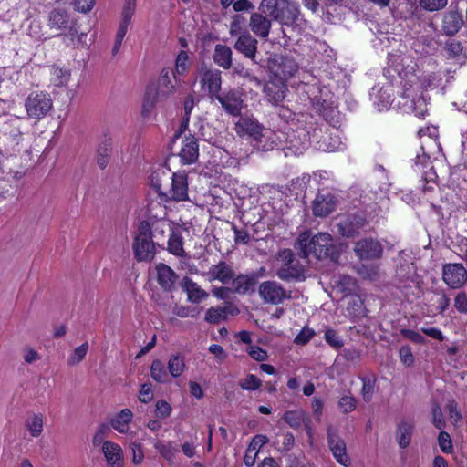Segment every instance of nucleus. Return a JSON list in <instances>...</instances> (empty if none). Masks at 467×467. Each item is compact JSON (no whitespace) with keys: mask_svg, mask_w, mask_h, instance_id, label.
Returning a JSON list of instances; mask_svg holds the SVG:
<instances>
[{"mask_svg":"<svg viewBox=\"0 0 467 467\" xmlns=\"http://www.w3.org/2000/svg\"><path fill=\"white\" fill-rule=\"evenodd\" d=\"M240 136L252 138L256 147L262 150H270L276 145L277 136L269 130L264 128L254 117L243 116L235 122L234 128Z\"/></svg>","mask_w":467,"mask_h":467,"instance_id":"f257e3e1","label":"nucleus"},{"mask_svg":"<svg viewBox=\"0 0 467 467\" xmlns=\"http://www.w3.org/2000/svg\"><path fill=\"white\" fill-rule=\"evenodd\" d=\"M296 249L305 258L310 255L317 259L329 256L334 249L332 236L327 233L314 234L311 231L301 233L296 241Z\"/></svg>","mask_w":467,"mask_h":467,"instance_id":"f03ea898","label":"nucleus"},{"mask_svg":"<svg viewBox=\"0 0 467 467\" xmlns=\"http://www.w3.org/2000/svg\"><path fill=\"white\" fill-rule=\"evenodd\" d=\"M47 26L50 30L63 35L74 47H78L86 34L79 33L77 20L62 8H55L48 14Z\"/></svg>","mask_w":467,"mask_h":467,"instance_id":"7ed1b4c3","label":"nucleus"},{"mask_svg":"<svg viewBox=\"0 0 467 467\" xmlns=\"http://www.w3.org/2000/svg\"><path fill=\"white\" fill-rule=\"evenodd\" d=\"M259 10L284 25H291L297 19L299 9L288 0H262Z\"/></svg>","mask_w":467,"mask_h":467,"instance_id":"20e7f679","label":"nucleus"},{"mask_svg":"<svg viewBox=\"0 0 467 467\" xmlns=\"http://www.w3.org/2000/svg\"><path fill=\"white\" fill-rule=\"evenodd\" d=\"M150 235V228L146 221H141L138 226L133 243L135 257L139 261H151L156 254V241Z\"/></svg>","mask_w":467,"mask_h":467,"instance_id":"39448f33","label":"nucleus"},{"mask_svg":"<svg viewBox=\"0 0 467 467\" xmlns=\"http://www.w3.org/2000/svg\"><path fill=\"white\" fill-rule=\"evenodd\" d=\"M280 266L277 269V276L285 281L300 280L304 277V266L296 259L290 249H283L277 254Z\"/></svg>","mask_w":467,"mask_h":467,"instance_id":"423d86ee","label":"nucleus"},{"mask_svg":"<svg viewBox=\"0 0 467 467\" xmlns=\"http://www.w3.org/2000/svg\"><path fill=\"white\" fill-rule=\"evenodd\" d=\"M164 192H161V202H183L188 200V180L184 172H176L170 176Z\"/></svg>","mask_w":467,"mask_h":467,"instance_id":"0eeeda50","label":"nucleus"},{"mask_svg":"<svg viewBox=\"0 0 467 467\" xmlns=\"http://www.w3.org/2000/svg\"><path fill=\"white\" fill-rule=\"evenodd\" d=\"M25 108L30 119L39 120L52 109L53 101L47 92H32L25 101Z\"/></svg>","mask_w":467,"mask_h":467,"instance_id":"6e6552de","label":"nucleus"},{"mask_svg":"<svg viewBox=\"0 0 467 467\" xmlns=\"http://www.w3.org/2000/svg\"><path fill=\"white\" fill-rule=\"evenodd\" d=\"M145 221L150 228V235L156 241V244L162 248L171 233L178 225L177 223L165 217L157 218L154 215H150L149 219Z\"/></svg>","mask_w":467,"mask_h":467,"instance_id":"1a4fd4ad","label":"nucleus"},{"mask_svg":"<svg viewBox=\"0 0 467 467\" xmlns=\"http://www.w3.org/2000/svg\"><path fill=\"white\" fill-rule=\"evenodd\" d=\"M328 447L336 461L344 467H348L351 463L350 458L347 453L346 443L339 437L337 431L329 426L327 431Z\"/></svg>","mask_w":467,"mask_h":467,"instance_id":"9d476101","label":"nucleus"},{"mask_svg":"<svg viewBox=\"0 0 467 467\" xmlns=\"http://www.w3.org/2000/svg\"><path fill=\"white\" fill-rule=\"evenodd\" d=\"M269 67L271 72L283 81L297 71V64L288 57L275 56L270 61Z\"/></svg>","mask_w":467,"mask_h":467,"instance_id":"9b49d317","label":"nucleus"},{"mask_svg":"<svg viewBox=\"0 0 467 467\" xmlns=\"http://www.w3.org/2000/svg\"><path fill=\"white\" fill-rule=\"evenodd\" d=\"M354 252L360 260H373L381 257L383 247L377 240L365 238L355 244Z\"/></svg>","mask_w":467,"mask_h":467,"instance_id":"f8f14e48","label":"nucleus"},{"mask_svg":"<svg viewBox=\"0 0 467 467\" xmlns=\"http://www.w3.org/2000/svg\"><path fill=\"white\" fill-rule=\"evenodd\" d=\"M259 295L265 303L278 305L289 297L287 292L275 281L263 282L259 286Z\"/></svg>","mask_w":467,"mask_h":467,"instance_id":"ddd939ff","label":"nucleus"},{"mask_svg":"<svg viewBox=\"0 0 467 467\" xmlns=\"http://www.w3.org/2000/svg\"><path fill=\"white\" fill-rule=\"evenodd\" d=\"M200 84L204 92L217 97L222 85L221 71L218 69L202 68L200 72Z\"/></svg>","mask_w":467,"mask_h":467,"instance_id":"4468645a","label":"nucleus"},{"mask_svg":"<svg viewBox=\"0 0 467 467\" xmlns=\"http://www.w3.org/2000/svg\"><path fill=\"white\" fill-rule=\"evenodd\" d=\"M216 99L228 114L233 116L240 115L244 105V99L241 91L229 90L221 95H217Z\"/></svg>","mask_w":467,"mask_h":467,"instance_id":"2eb2a0df","label":"nucleus"},{"mask_svg":"<svg viewBox=\"0 0 467 467\" xmlns=\"http://www.w3.org/2000/svg\"><path fill=\"white\" fill-rule=\"evenodd\" d=\"M443 280L451 288L461 287L467 280V271L462 264H447L443 267Z\"/></svg>","mask_w":467,"mask_h":467,"instance_id":"dca6fc26","label":"nucleus"},{"mask_svg":"<svg viewBox=\"0 0 467 467\" xmlns=\"http://www.w3.org/2000/svg\"><path fill=\"white\" fill-rule=\"evenodd\" d=\"M204 276L209 282L219 281L226 285L234 279V272L226 262L220 261L218 264L210 266Z\"/></svg>","mask_w":467,"mask_h":467,"instance_id":"f3484780","label":"nucleus"},{"mask_svg":"<svg viewBox=\"0 0 467 467\" xmlns=\"http://www.w3.org/2000/svg\"><path fill=\"white\" fill-rule=\"evenodd\" d=\"M336 207V199L329 192H318L313 201L312 210L315 216L326 217Z\"/></svg>","mask_w":467,"mask_h":467,"instance_id":"a211bd4d","label":"nucleus"},{"mask_svg":"<svg viewBox=\"0 0 467 467\" xmlns=\"http://www.w3.org/2000/svg\"><path fill=\"white\" fill-rule=\"evenodd\" d=\"M366 221L358 215H348L340 219L337 223L339 233L346 237H353L358 234L364 227Z\"/></svg>","mask_w":467,"mask_h":467,"instance_id":"6ab92c4d","label":"nucleus"},{"mask_svg":"<svg viewBox=\"0 0 467 467\" xmlns=\"http://www.w3.org/2000/svg\"><path fill=\"white\" fill-rule=\"evenodd\" d=\"M182 163L192 164L199 156V145L193 136L185 137L181 142V149L178 153Z\"/></svg>","mask_w":467,"mask_h":467,"instance_id":"aec40b11","label":"nucleus"},{"mask_svg":"<svg viewBox=\"0 0 467 467\" xmlns=\"http://www.w3.org/2000/svg\"><path fill=\"white\" fill-rule=\"evenodd\" d=\"M102 452L109 467H123L124 457L121 447L110 441H106L102 445Z\"/></svg>","mask_w":467,"mask_h":467,"instance_id":"412c9836","label":"nucleus"},{"mask_svg":"<svg viewBox=\"0 0 467 467\" xmlns=\"http://www.w3.org/2000/svg\"><path fill=\"white\" fill-rule=\"evenodd\" d=\"M257 44L258 41L254 37L248 32H244L238 36L234 48L245 57L254 59L257 52Z\"/></svg>","mask_w":467,"mask_h":467,"instance_id":"4be33fe9","label":"nucleus"},{"mask_svg":"<svg viewBox=\"0 0 467 467\" xmlns=\"http://www.w3.org/2000/svg\"><path fill=\"white\" fill-rule=\"evenodd\" d=\"M157 282L166 291H171L177 281L178 275L167 265L160 263L155 266Z\"/></svg>","mask_w":467,"mask_h":467,"instance_id":"5701e85b","label":"nucleus"},{"mask_svg":"<svg viewBox=\"0 0 467 467\" xmlns=\"http://www.w3.org/2000/svg\"><path fill=\"white\" fill-rule=\"evenodd\" d=\"M264 90L267 100L274 105H278L285 99L287 88L283 80L276 79L266 83Z\"/></svg>","mask_w":467,"mask_h":467,"instance_id":"b1692460","label":"nucleus"},{"mask_svg":"<svg viewBox=\"0 0 467 467\" xmlns=\"http://www.w3.org/2000/svg\"><path fill=\"white\" fill-rule=\"evenodd\" d=\"M263 14L262 12L253 13L250 16L249 26L254 35L260 38L266 39L269 36L271 21Z\"/></svg>","mask_w":467,"mask_h":467,"instance_id":"393cba45","label":"nucleus"},{"mask_svg":"<svg viewBox=\"0 0 467 467\" xmlns=\"http://www.w3.org/2000/svg\"><path fill=\"white\" fill-rule=\"evenodd\" d=\"M182 287L187 293L188 300L192 303L199 304L209 296L205 290L189 277L182 279Z\"/></svg>","mask_w":467,"mask_h":467,"instance_id":"a878e982","label":"nucleus"},{"mask_svg":"<svg viewBox=\"0 0 467 467\" xmlns=\"http://www.w3.org/2000/svg\"><path fill=\"white\" fill-rule=\"evenodd\" d=\"M172 75L170 68H163L161 71L158 85L154 93L161 99H166L175 91V86L171 82V76Z\"/></svg>","mask_w":467,"mask_h":467,"instance_id":"bb28decb","label":"nucleus"},{"mask_svg":"<svg viewBox=\"0 0 467 467\" xmlns=\"http://www.w3.org/2000/svg\"><path fill=\"white\" fill-rule=\"evenodd\" d=\"M182 232V228L181 224L178 223L165 242V244H167V250L169 253L177 257H182L185 254Z\"/></svg>","mask_w":467,"mask_h":467,"instance_id":"cd10ccee","label":"nucleus"},{"mask_svg":"<svg viewBox=\"0 0 467 467\" xmlns=\"http://www.w3.org/2000/svg\"><path fill=\"white\" fill-rule=\"evenodd\" d=\"M463 20L457 11H449L443 16L442 31L447 36L455 35L462 27Z\"/></svg>","mask_w":467,"mask_h":467,"instance_id":"c85d7f7f","label":"nucleus"},{"mask_svg":"<svg viewBox=\"0 0 467 467\" xmlns=\"http://www.w3.org/2000/svg\"><path fill=\"white\" fill-rule=\"evenodd\" d=\"M288 142L295 154H301L310 143L308 133L304 129L299 130L297 134L293 132L288 135Z\"/></svg>","mask_w":467,"mask_h":467,"instance_id":"c756f323","label":"nucleus"},{"mask_svg":"<svg viewBox=\"0 0 467 467\" xmlns=\"http://www.w3.org/2000/svg\"><path fill=\"white\" fill-rule=\"evenodd\" d=\"M232 56L233 52L229 47L218 44L215 46L213 58L217 66L229 69L232 67Z\"/></svg>","mask_w":467,"mask_h":467,"instance_id":"7c9ffc66","label":"nucleus"},{"mask_svg":"<svg viewBox=\"0 0 467 467\" xmlns=\"http://www.w3.org/2000/svg\"><path fill=\"white\" fill-rule=\"evenodd\" d=\"M25 427L33 438H38L44 431V416L41 413L29 414L25 420Z\"/></svg>","mask_w":467,"mask_h":467,"instance_id":"2f4dec72","label":"nucleus"},{"mask_svg":"<svg viewBox=\"0 0 467 467\" xmlns=\"http://www.w3.org/2000/svg\"><path fill=\"white\" fill-rule=\"evenodd\" d=\"M170 174L164 169L153 171L150 175V184L158 192L160 200L161 199V192L170 182Z\"/></svg>","mask_w":467,"mask_h":467,"instance_id":"473e14b6","label":"nucleus"},{"mask_svg":"<svg viewBox=\"0 0 467 467\" xmlns=\"http://www.w3.org/2000/svg\"><path fill=\"white\" fill-rule=\"evenodd\" d=\"M132 418V411L129 409H124L111 420V426L119 433H126Z\"/></svg>","mask_w":467,"mask_h":467,"instance_id":"72a5a7b5","label":"nucleus"},{"mask_svg":"<svg viewBox=\"0 0 467 467\" xmlns=\"http://www.w3.org/2000/svg\"><path fill=\"white\" fill-rule=\"evenodd\" d=\"M50 83L55 87L66 86L69 79L71 73L67 68L52 66L49 68Z\"/></svg>","mask_w":467,"mask_h":467,"instance_id":"f704fd0d","label":"nucleus"},{"mask_svg":"<svg viewBox=\"0 0 467 467\" xmlns=\"http://www.w3.org/2000/svg\"><path fill=\"white\" fill-rule=\"evenodd\" d=\"M191 64L189 55L186 51H181L175 60L174 71H171L176 81H179L182 77H184L190 70Z\"/></svg>","mask_w":467,"mask_h":467,"instance_id":"c9c22d12","label":"nucleus"},{"mask_svg":"<svg viewBox=\"0 0 467 467\" xmlns=\"http://www.w3.org/2000/svg\"><path fill=\"white\" fill-rule=\"evenodd\" d=\"M411 62L410 57L404 54H390L389 57V65L399 75H401L403 72L407 74V69Z\"/></svg>","mask_w":467,"mask_h":467,"instance_id":"e433bc0d","label":"nucleus"},{"mask_svg":"<svg viewBox=\"0 0 467 467\" xmlns=\"http://www.w3.org/2000/svg\"><path fill=\"white\" fill-rule=\"evenodd\" d=\"M413 431V425L408 421H402L397 431V439L400 448L405 449L410 442V438Z\"/></svg>","mask_w":467,"mask_h":467,"instance_id":"4c0bfd02","label":"nucleus"},{"mask_svg":"<svg viewBox=\"0 0 467 467\" xmlns=\"http://www.w3.org/2000/svg\"><path fill=\"white\" fill-rule=\"evenodd\" d=\"M152 444L159 454L165 460L171 462L174 459L177 449L173 447L171 441H162L161 440L152 441Z\"/></svg>","mask_w":467,"mask_h":467,"instance_id":"58836bf2","label":"nucleus"},{"mask_svg":"<svg viewBox=\"0 0 467 467\" xmlns=\"http://www.w3.org/2000/svg\"><path fill=\"white\" fill-rule=\"evenodd\" d=\"M186 365L184 358L181 354L171 356L168 361V369L171 376L173 378L180 377L185 370Z\"/></svg>","mask_w":467,"mask_h":467,"instance_id":"ea45409f","label":"nucleus"},{"mask_svg":"<svg viewBox=\"0 0 467 467\" xmlns=\"http://www.w3.org/2000/svg\"><path fill=\"white\" fill-rule=\"evenodd\" d=\"M159 99L161 98L154 93L152 88L147 89L141 108V115L145 119H150L151 116L152 110Z\"/></svg>","mask_w":467,"mask_h":467,"instance_id":"a19ab883","label":"nucleus"},{"mask_svg":"<svg viewBox=\"0 0 467 467\" xmlns=\"http://www.w3.org/2000/svg\"><path fill=\"white\" fill-rule=\"evenodd\" d=\"M284 420L293 429H298L305 423L306 414L303 410H288L284 414Z\"/></svg>","mask_w":467,"mask_h":467,"instance_id":"79ce46f5","label":"nucleus"},{"mask_svg":"<svg viewBox=\"0 0 467 467\" xmlns=\"http://www.w3.org/2000/svg\"><path fill=\"white\" fill-rule=\"evenodd\" d=\"M335 285L345 295L351 294L357 288L356 279L345 275L336 277Z\"/></svg>","mask_w":467,"mask_h":467,"instance_id":"37998d69","label":"nucleus"},{"mask_svg":"<svg viewBox=\"0 0 467 467\" xmlns=\"http://www.w3.org/2000/svg\"><path fill=\"white\" fill-rule=\"evenodd\" d=\"M233 291L238 294H245L248 292L254 285L253 278L240 275L237 277H234L232 280Z\"/></svg>","mask_w":467,"mask_h":467,"instance_id":"c03bdc74","label":"nucleus"},{"mask_svg":"<svg viewBox=\"0 0 467 467\" xmlns=\"http://www.w3.org/2000/svg\"><path fill=\"white\" fill-rule=\"evenodd\" d=\"M376 377L375 376H366L361 378L362 381V389L361 394L362 398L366 402H369L372 400L375 385H376Z\"/></svg>","mask_w":467,"mask_h":467,"instance_id":"a18cd8bd","label":"nucleus"},{"mask_svg":"<svg viewBox=\"0 0 467 467\" xmlns=\"http://www.w3.org/2000/svg\"><path fill=\"white\" fill-rule=\"evenodd\" d=\"M150 376L155 381L160 383H165L168 381V374L161 360L155 359L152 362L150 367Z\"/></svg>","mask_w":467,"mask_h":467,"instance_id":"49530a36","label":"nucleus"},{"mask_svg":"<svg viewBox=\"0 0 467 467\" xmlns=\"http://www.w3.org/2000/svg\"><path fill=\"white\" fill-rule=\"evenodd\" d=\"M357 272L364 279L376 280L379 276V266L378 265L362 264L358 267Z\"/></svg>","mask_w":467,"mask_h":467,"instance_id":"de8ad7c7","label":"nucleus"},{"mask_svg":"<svg viewBox=\"0 0 467 467\" xmlns=\"http://www.w3.org/2000/svg\"><path fill=\"white\" fill-rule=\"evenodd\" d=\"M88 349V344L83 343L74 349L72 354L67 358V364L69 366H76L80 363L86 357Z\"/></svg>","mask_w":467,"mask_h":467,"instance_id":"09e8293b","label":"nucleus"},{"mask_svg":"<svg viewBox=\"0 0 467 467\" xmlns=\"http://www.w3.org/2000/svg\"><path fill=\"white\" fill-rule=\"evenodd\" d=\"M226 319L223 306L211 307L205 314V320L209 323L217 324Z\"/></svg>","mask_w":467,"mask_h":467,"instance_id":"8fccbe9b","label":"nucleus"},{"mask_svg":"<svg viewBox=\"0 0 467 467\" xmlns=\"http://www.w3.org/2000/svg\"><path fill=\"white\" fill-rule=\"evenodd\" d=\"M245 25V18L243 16L236 15L233 17L230 24L229 33L231 36H240L242 33L246 32L244 30Z\"/></svg>","mask_w":467,"mask_h":467,"instance_id":"3c124183","label":"nucleus"},{"mask_svg":"<svg viewBox=\"0 0 467 467\" xmlns=\"http://www.w3.org/2000/svg\"><path fill=\"white\" fill-rule=\"evenodd\" d=\"M262 381L254 374L247 375L239 383L240 387L245 390H256L260 388Z\"/></svg>","mask_w":467,"mask_h":467,"instance_id":"603ef678","label":"nucleus"},{"mask_svg":"<svg viewBox=\"0 0 467 467\" xmlns=\"http://www.w3.org/2000/svg\"><path fill=\"white\" fill-rule=\"evenodd\" d=\"M412 106H413V112L415 113V116L419 118H423L427 111V100L424 97L420 96L417 99H414L412 100Z\"/></svg>","mask_w":467,"mask_h":467,"instance_id":"864d4df0","label":"nucleus"},{"mask_svg":"<svg viewBox=\"0 0 467 467\" xmlns=\"http://www.w3.org/2000/svg\"><path fill=\"white\" fill-rule=\"evenodd\" d=\"M446 409L451 422L454 425L458 424L462 420V414L459 410L457 402L454 400H449L446 405Z\"/></svg>","mask_w":467,"mask_h":467,"instance_id":"5fc2aeb1","label":"nucleus"},{"mask_svg":"<svg viewBox=\"0 0 467 467\" xmlns=\"http://www.w3.org/2000/svg\"><path fill=\"white\" fill-rule=\"evenodd\" d=\"M438 443L442 452L451 453L452 452V441L451 436L446 431H441L438 436Z\"/></svg>","mask_w":467,"mask_h":467,"instance_id":"6e6d98bb","label":"nucleus"},{"mask_svg":"<svg viewBox=\"0 0 467 467\" xmlns=\"http://www.w3.org/2000/svg\"><path fill=\"white\" fill-rule=\"evenodd\" d=\"M338 406L343 412L348 413L356 409L357 401L356 399L351 395H344L338 400Z\"/></svg>","mask_w":467,"mask_h":467,"instance_id":"4d7b16f0","label":"nucleus"},{"mask_svg":"<svg viewBox=\"0 0 467 467\" xmlns=\"http://www.w3.org/2000/svg\"><path fill=\"white\" fill-rule=\"evenodd\" d=\"M444 50L451 57H458L462 53V46L459 41L449 40L446 42Z\"/></svg>","mask_w":467,"mask_h":467,"instance_id":"13d9d810","label":"nucleus"},{"mask_svg":"<svg viewBox=\"0 0 467 467\" xmlns=\"http://www.w3.org/2000/svg\"><path fill=\"white\" fill-rule=\"evenodd\" d=\"M130 448L132 451V462L134 464H140L144 459L142 445L140 441L131 442Z\"/></svg>","mask_w":467,"mask_h":467,"instance_id":"bf43d9fd","label":"nucleus"},{"mask_svg":"<svg viewBox=\"0 0 467 467\" xmlns=\"http://www.w3.org/2000/svg\"><path fill=\"white\" fill-rule=\"evenodd\" d=\"M418 135L420 138L427 137V140L433 143L437 144L438 138V130L434 126H428L422 129H420L418 131Z\"/></svg>","mask_w":467,"mask_h":467,"instance_id":"052dcab7","label":"nucleus"},{"mask_svg":"<svg viewBox=\"0 0 467 467\" xmlns=\"http://www.w3.org/2000/svg\"><path fill=\"white\" fill-rule=\"evenodd\" d=\"M420 5L422 8L432 12L445 7L447 0H420Z\"/></svg>","mask_w":467,"mask_h":467,"instance_id":"680f3d73","label":"nucleus"},{"mask_svg":"<svg viewBox=\"0 0 467 467\" xmlns=\"http://www.w3.org/2000/svg\"><path fill=\"white\" fill-rule=\"evenodd\" d=\"M432 423L437 429H442L445 426V420L442 410L439 405L432 407Z\"/></svg>","mask_w":467,"mask_h":467,"instance_id":"e2e57ef3","label":"nucleus"},{"mask_svg":"<svg viewBox=\"0 0 467 467\" xmlns=\"http://www.w3.org/2000/svg\"><path fill=\"white\" fill-rule=\"evenodd\" d=\"M247 352L250 357L256 361H265L268 357L265 349L255 345L250 346L247 348Z\"/></svg>","mask_w":467,"mask_h":467,"instance_id":"0e129e2a","label":"nucleus"},{"mask_svg":"<svg viewBox=\"0 0 467 467\" xmlns=\"http://www.w3.org/2000/svg\"><path fill=\"white\" fill-rule=\"evenodd\" d=\"M135 8L136 0H125V4L121 14V20L130 22L135 12Z\"/></svg>","mask_w":467,"mask_h":467,"instance_id":"69168bd1","label":"nucleus"},{"mask_svg":"<svg viewBox=\"0 0 467 467\" xmlns=\"http://www.w3.org/2000/svg\"><path fill=\"white\" fill-rule=\"evenodd\" d=\"M325 339L333 348H339L343 346L341 338L333 329H327L325 332Z\"/></svg>","mask_w":467,"mask_h":467,"instance_id":"338daca9","label":"nucleus"},{"mask_svg":"<svg viewBox=\"0 0 467 467\" xmlns=\"http://www.w3.org/2000/svg\"><path fill=\"white\" fill-rule=\"evenodd\" d=\"M315 335L313 329L308 327H304L300 333L296 337L295 343L304 345L306 344Z\"/></svg>","mask_w":467,"mask_h":467,"instance_id":"774afa93","label":"nucleus"}]
</instances>
